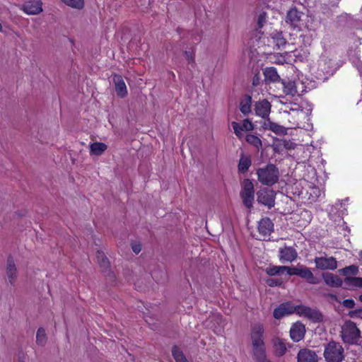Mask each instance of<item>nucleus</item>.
Here are the masks:
<instances>
[{
	"label": "nucleus",
	"mask_w": 362,
	"mask_h": 362,
	"mask_svg": "<svg viewBox=\"0 0 362 362\" xmlns=\"http://www.w3.org/2000/svg\"><path fill=\"white\" fill-rule=\"evenodd\" d=\"M264 332V329L262 324L257 323L252 327L250 337L253 353L255 357H258L260 359L264 358V353L265 352L263 341Z\"/></svg>",
	"instance_id": "f257e3e1"
},
{
	"label": "nucleus",
	"mask_w": 362,
	"mask_h": 362,
	"mask_svg": "<svg viewBox=\"0 0 362 362\" xmlns=\"http://www.w3.org/2000/svg\"><path fill=\"white\" fill-rule=\"evenodd\" d=\"M258 181L264 185L272 186L276 183L279 178L278 168L273 164H268L265 167L257 170Z\"/></svg>",
	"instance_id": "f03ea898"
},
{
	"label": "nucleus",
	"mask_w": 362,
	"mask_h": 362,
	"mask_svg": "<svg viewBox=\"0 0 362 362\" xmlns=\"http://www.w3.org/2000/svg\"><path fill=\"white\" fill-rule=\"evenodd\" d=\"M323 356L326 362H341L344 358V350L339 343L330 341L325 345Z\"/></svg>",
	"instance_id": "7ed1b4c3"
},
{
	"label": "nucleus",
	"mask_w": 362,
	"mask_h": 362,
	"mask_svg": "<svg viewBox=\"0 0 362 362\" xmlns=\"http://www.w3.org/2000/svg\"><path fill=\"white\" fill-rule=\"evenodd\" d=\"M240 197L243 204L248 209L253 206L255 199L254 185L250 179H245L241 185Z\"/></svg>",
	"instance_id": "20e7f679"
},
{
	"label": "nucleus",
	"mask_w": 362,
	"mask_h": 362,
	"mask_svg": "<svg viewBox=\"0 0 362 362\" xmlns=\"http://www.w3.org/2000/svg\"><path fill=\"white\" fill-rule=\"evenodd\" d=\"M341 337L345 343L354 344L359 338V329L351 321H346L341 327Z\"/></svg>",
	"instance_id": "39448f33"
},
{
	"label": "nucleus",
	"mask_w": 362,
	"mask_h": 362,
	"mask_svg": "<svg viewBox=\"0 0 362 362\" xmlns=\"http://www.w3.org/2000/svg\"><path fill=\"white\" fill-rule=\"evenodd\" d=\"M337 69V64L331 54L324 52L318 60V70L327 74H333Z\"/></svg>",
	"instance_id": "423d86ee"
},
{
	"label": "nucleus",
	"mask_w": 362,
	"mask_h": 362,
	"mask_svg": "<svg viewBox=\"0 0 362 362\" xmlns=\"http://www.w3.org/2000/svg\"><path fill=\"white\" fill-rule=\"evenodd\" d=\"M288 275H296L306 279L308 283L317 284L320 281L316 279L310 269L303 265H298L296 267H289Z\"/></svg>",
	"instance_id": "0eeeda50"
},
{
	"label": "nucleus",
	"mask_w": 362,
	"mask_h": 362,
	"mask_svg": "<svg viewBox=\"0 0 362 362\" xmlns=\"http://www.w3.org/2000/svg\"><path fill=\"white\" fill-rule=\"evenodd\" d=\"M41 0H28L21 6V10L30 16L38 15L43 11Z\"/></svg>",
	"instance_id": "6e6552de"
},
{
	"label": "nucleus",
	"mask_w": 362,
	"mask_h": 362,
	"mask_svg": "<svg viewBox=\"0 0 362 362\" xmlns=\"http://www.w3.org/2000/svg\"><path fill=\"white\" fill-rule=\"evenodd\" d=\"M257 202L259 204L272 208L275 204V192L269 189H262L257 192Z\"/></svg>",
	"instance_id": "1a4fd4ad"
},
{
	"label": "nucleus",
	"mask_w": 362,
	"mask_h": 362,
	"mask_svg": "<svg viewBox=\"0 0 362 362\" xmlns=\"http://www.w3.org/2000/svg\"><path fill=\"white\" fill-rule=\"evenodd\" d=\"M296 313L300 316L305 317L313 322L322 320V314L317 310L312 309L305 305H296Z\"/></svg>",
	"instance_id": "9d476101"
},
{
	"label": "nucleus",
	"mask_w": 362,
	"mask_h": 362,
	"mask_svg": "<svg viewBox=\"0 0 362 362\" xmlns=\"http://www.w3.org/2000/svg\"><path fill=\"white\" fill-rule=\"evenodd\" d=\"M314 262L316 267L321 270H334L337 267V262L332 257H315Z\"/></svg>",
	"instance_id": "9b49d317"
},
{
	"label": "nucleus",
	"mask_w": 362,
	"mask_h": 362,
	"mask_svg": "<svg viewBox=\"0 0 362 362\" xmlns=\"http://www.w3.org/2000/svg\"><path fill=\"white\" fill-rule=\"evenodd\" d=\"M296 305L294 306L289 302L281 303L274 309L273 316L275 319L279 320L294 313H296Z\"/></svg>",
	"instance_id": "f8f14e48"
},
{
	"label": "nucleus",
	"mask_w": 362,
	"mask_h": 362,
	"mask_svg": "<svg viewBox=\"0 0 362 362\" xmlns=\"http://www.w3.org/2000/svg\"><path fill=\"white\" fill-rule=\"evenodd\" d=\"M231 125L234 130V133L238 138H242L243 136V131L248 132L252 131L254 129L253 124L247 119H244L241 123L233 122Z\"/></svg>",
	"instance_id": "ddd939ff"
},
{
	"label": "nucleus",
	"mask_w": 362,
	"mask_h": 362,
	"mask_svg": "<svg viewBox=\"0 0 362 362\" xmlns=\"http://www.w3.org/2000/svg\"><path fill=\"white\" fill-rule=\"evenodd\" d=\"M297 252L291 247H284L279 249V259L281 262H292L297 258Z\"/></svg>",
	"instance_id": "4468645a"
},
{
	"label": "nucleus",
	"mask_w": 362,
	"mask_h": 362,
	"mask_svg": "<svg viewBox=\"0 0 362 362\" xmlns=\"http://www.w3.org/2000/svg\"><path fill=\"white\" fill-rule=\"evenodd\" d=\"M296 147V144L291 140L277 139L273 144L274 151L276 153H282L284 150H293Z\"/></svg>",
	"instance_id": "2eb2a0df"
},
{
	"label": "nucleus",
	"mask_w": 362,
	"mask_h": 362,
	"mask_svg": "<svg viewBox=\"0 0 362 362\" xmlns=\"http://www.w3.org/2000/svg\"><path fill=\"white\" fill-rule=\"evenodd\" d=\"M301 16L302 13L299 12L296 8H292L286 15V22L293 28H299Z\"/></svg>",
	"instance_id": "dca6fc26"
},
{
	"label": "nucleus",
	"mask_w": 362,
	"mask_h": 362,
	"mask_svg": "<svg viewBox=\"0 0 362 362\" xmlns=\"http://www.w3.org/2000/svg\"><path fill=\"white\" fill-rule=\"evenodd\" d=\"M305 333V327L300 322L293 324L290 329L291 338L296 342L300 341L304 338Z\"/></svg>",
	"instance_id": "f3484780"
},
{
	"label": "nucleus",
	"mask_w": 362,
	"mask_h": 362,
	"mask_svg": "<svg viewBox=\"0 0 362 362\" xmlns=\"http://www.w3.org/2000/svg\"><path fill=\"white\" fill-rule=\"evenodd\" d=\"M317 358L315 351L308 349L300 350L297 356L298 362H317Z\"/></svg>",
	"instance_id": "a211bd4d"
},
{
	"label": "nucleus",
	"mask_w": 362,
	"mask_h": 362,
	"mask_svg": "<svg viewBox=\"0 0 362 362\" xmlns=\"http://www.w3.org/2000/svg\"><path fill=\"white\" fill-rule=\"evenodd\" d=\"M255 111L257 116L262 118H267L269 115L271 111V105L266 100L259 101L255 104Z\"/></svg>",
	"instance_id": "6ab92c4d"
},
{
	"label": "nucleus",
	"mask_w": 362,
	"mask_h": 362,
	"mask_svg": "<svg viewBox=\"0 0 362 362\" xmlns=\"http://www.w3.org/2000/svg\"><path fill=\"white\" fill-rule=\"evenodd\" d=\"M113 81L115 85L117 95L120 98L126 97L127 95V89L122 77L119 75H115Z\"/></svg>",
	"instance_id": "aec40b11"
},
{
	"label": "nucleus",
	"mask_w": 362,
	"mask_h": 362,
	"mask_svg": "<svg viewBox=\"0 0 362 362\" xmlns=\"http://www.w3.org/2000/svg\"><path fill=\"white\" fill-rule=\"evenodd\" d=\"M274 225L268 218H262L259 222L258 231L263 236H268L273 230Z\"/></svg>",
	"instance_id": "412c9836"
},
{
	"label": "nucleus",
	"mask_w": 362,
	"mask_h": 362,
	"mask_svg": "<svg viewBox=\"0 0 362 362\" xmlns=\"http://www.w3.org/2000/svg\"><path fill=\"white\" fill-rule=\"evenodd\" d=\"M6 275L11 284H13L17 276V269L14 261L11 258H8L6 265Z\"/></svg>",
	"instance_id": "4be33fe9"
},
{
	"label": "nucleus",
	"mask_w": 362,
	"mask_h": 362,
	"mask_svg": "<svg viewBox=\"0 0 362 362\" xmlns=\"http://www.w3.org/2000/svg\"><path fill=\"white\" fill-rule=\"evenodd\" d=\"M90 153L94 156H101L107 148V144L103 142H93L89 145Z\"/></svg>",
	"instance_id": "5701e85b"
},
{
	"label": "nucleus",
	"mask_w": 362,
	"mask_h": 362,
	"mask_svg": "<svg viewBox=\"0 0 362 362\" xmlns=\"http://www.w3.org/2000/svg\"><path fill=\"white\" fill-rule=\"evenodd\" d=\"M326 284L332 287H339L342 285L341 279L336 275L331 273H325L322 275Z\"/></svg>",
	"instance_id": "b1692460"
},
{
	"label": "nucleus",
	"mask_w": 362,
	"mask_h": 362,
	"mask_svg": "<svg viewBox=\"0 0 362 362\" xmlns=\"http://www.w3.org/2000/svg\"><path fill=\"white\" fill-rule=\"evenodd\" d=\"M263 127L266 129H269L276 134H286V129L283 126H281L276 123H274L270 120H266L264 122Z\"/></svg>",
	"instance_id": "393cba45"
},
{
	"label": "nucleus",
	"mask_w": 362,
	"mask_h": 362,
	"mask_svg": "<svg viewBox=\"0 0 362 362\" xmlns=\"http://www.w3.org/2000/svg\"><path fill=\"white\" fill-rule=\"evenodd\" d=\"M272 42L277 47L281 49L286 45V40L284 37L282 33L274 31L271 34Z\"/></svg>",
	"instance_id": "a878e982"
},
{
	"label": "nucleus",
	"mask_w": 362,
	"mask_h": 362,
	"mask_svg": "<svg viewBox=\"0 0 362 362\" xmlns=\"http://www.w3.org/2000/svg\"><path fill=\"white\" fill-rule=\"evenodd\" d=\"M286 272L288 274L289 267L287 266H272L265 269V272L269 276H275Z\"/></svg>",
	"instance_id": "bb28decb"
},
{
	"label": "nucleus",
	"mask_w": 362,
	"mask_h": 362,
	"mask_svg": "<svg viewBox=\"0 0 362 362\" xmlns=\"http://www.w3.org/2000/svg\"><path fill=\"white\" fill-rule=\"evenodd\" d=\"M251 158L248 156L241 155L238 163V170L241 173H245L251 165Z\"/></svg>",
	"instance_id": "cd10ccee"
},
{
	"label": "nucleus",
	"mask_w": 362,
	"mask_h": 362,
	"mask_svg": "<svg viewBox=\"0 0 362 362\" xmlns=\"http://www.w3.org/2000/svg\"><path fill=\"white\" fill-rule=\"evenodd\" d=\"M345 285L350 288H362V277L347 276L344 280Z\"/></svg>",
	"instance_id": "c85d7f7f"
},
{
	"label": "nucleus",
	"mask_w": 362,
	"mask_h": 362,
	"mask_svg": "<svg viewBox=\"0 0 362 362\" xmlns=\"http://www.w3.org/2000/svg\"><path fill=\"white\" fill-rule=\"evenodd\" d=\"M252 98L250 95L245 96L240 102V110L244 115L251 112Z\"/></svg>",
	"instance_id": "c756f323"
},
{
	"label": "nucleus",
	"mask_w": 362,
	"mask_h": 362,
	"mask_svg": "<svg viewBox=\"0 0 362 362\" xmlns=\"http://www.w3.org/2000/svg\"><path fill=\"white\" fill-rule=\"evenodd\" d=\"M264 75L266 80L269 82H276L279 78V76L278 75L276 69L274 67L267 68L264 71Z\"/></svg>",
	"instance_id": "7c9ffc66"
},
{
	"label": "nucleus",
	"mask_w": 362,
	"mask_h": 362,
	"mask_svg": "<svg viewBox=\"0 0 362 362\" xmlns=\"http://www.w3.org/2000/svg\"><path fill=\"white\" fill-rule=\"evenodd\" d=\"M275 352L278 356H282L286 351L285 342L280 339H277L274 341Z\"/></svg>",
	"instance_id": "2f4dec72"
},
{
	"label": "nucleus",
	"mask_w": 362,
	"mask_h": 362,
	"mask_svg": "<svg viewBox=\"0 0 362 362\" xmlns=\"http://www.w3.org/2000/svg\"><path fill=\"white\" fill-rule=\"evenodd\" d=\"M64 4L76 9H81L84 6L83 0H61Z\"/></svg>",
	"instance_id": "473e14b6"
},
{
	"label": "nucleus",
	"mask_w": 362,
	"mask_h": 362,
	"mask_svg": "<svg viewBox=\"0 0 362 362\" xmlns=\"http://www.w3.org/2000/svg\"><path fill=\"white\" fill-rule=\"evenodd\" d=\"M47 341V335L43 328H39L36 334V342L40 346H44Z\"/></svg>",
	"instance_id": "72a5a7b5"
},
{
	"label": "nucleus",
	"mask_w": 362,
	"mask_h": 362,
	"mask_svg": "<svg viewBox=\"0 0 362 362\" xmlns=\"http://www.w3.org/2000/svg\"><path fill=\"white\" fill-rule=\"evenodd\" d=\"M173 356L176 362H187L182 352L177 346H174L172 350Z\"/></svg>",
	"instance_id": "f704fd0d"
},
{
	"label": "nucleus",
	"mask_w": 362,
	"mask_h": 362,
	"mask_svg": "<svg viewBox=\"0 0 362 362\" xmlns=\"http://www.w3.org/2000/svg\"><path fill=\"white\" fill-rule=\"evenodd\" d=\"M246 141L249 144L253 145L259 148L262 146V141L259 137L253 134H248L246 136Z\"/></svg>",
	"instance_id": "c9c22d12"
},
{
	"label": "nucleus",
	"mask_w": 362,
	"mask_h": 362,
	"mask_svg": "<svg viewBox=\"0 0 362 362\" xmlns=\"http://www.w3.org/2000/svg\"><path fill=\"white\" fill-rule=\"evenodd\" d=\"M341 273L344 276H348L349 274H356L358 273V267L355 265L346 267L341 270Z\"/></svg>",
	"instance_id": "e433bc0d"
},
{
	"label": "nucleus",
	"mask_w": 362,
	"mask_h": 362,
	"mask_svg": "<svg viewBox=\"0 0 362 362\" xmlns=\"http://www.w3.org/2000/svg\"><path fill=\"white\" fill-rule=\"evenodd\" d=\"M97 258H98V262H100L101 267H103L104 268H107L109 266V262H108L107 257H105L103 252H98Z\"/></svg>",
	"instance_id": "4c0bfd02"
},
{
	"label": "nucleus",
	"mask_w": 362,
	"mask_h": 362,
	"mask_svg": "<svg viewBox=\"0 0 362 362\" xmlns=\"http://www.w3.org/2000/svg\"><path fill=\"white\" fill-rule=\"evenodd\" d=\"M266 282L269 286H279L282 283V281L278 279H269Z\"/></svg>",
	"instance_id": "58836bf2"
},
{
	"label": "nucleus",
	"mask_w": 362,
	"mask_h": 362,
	"mask_svg": "<svg viewBox=\"0 0 362 362\" xmlns=\"http://www.w3.org/2000/svg\"><path fill=\"white\" fill-rule=\"evenodd\" d=\"M185 56L186 59L188 61L189 63L193 62L194 59V55L193 52L191 51H185Z\"/></svg>",
	"instance_id": "ea45409f"
},
{
	"label": "nucleus",
	"mask_w": 362,
	"mask_h": 362,
	"mask_svg": "<svg viewBox=\"0 0 362 362\" xmlns=\"http://www.w3.org/2000/svg\"><path fill=\"white\" fill-rule=\"evenodd\" d=\"M343 305L346 308H353L354 307L355 303L351 299H347L344 301Z\"/></svg>",
	"instance_id": "a19ab883"
},
{
	"label": "nucleus",
	"mask_w": 362,
	"mask_h": 362,
	"mask_svg": "<svg viewBox=\"0 0 362 362\" xmlns=\"http://www.w3.org/2000/svg\"><path fill=\"white\" fill-rule=\"evenodd\" d=\"M132 250L136 253L138 254L141 250V246L140 243H133L132 245Z\"/></svg>",
	"instance_id": "79ce46f5"
},
{
	"label": "nucleus",
	"mask_w": 362,
	"mask_h": 362,
	"mask_svg": "<svg viewBox=\"0 0 362 362\" xmlns=\"http://www.w3.org/2000/svg\"><path fill=\"white\" fill-rule=\"evenodd\" d=\"M274 57L276 58L274 61L276 64H283L286 62L285 57L282 55L274 56Z\"/></svg>",
	"instance_id": "37998d69"
},
{
	"label": "nucleus",
	"mask_w": 362,
	"mask_h": 362,
	"mask_svg": "<svg viewBox=\"0 0 362 362\" xmlns=\"http://www.w3.org/2000/svg\"><path fill=\"white\" fill-rule=\"evenodd\" d=\"M256 359L257 360L258 362H269L268 361L267 359H266V357H265V352L264 353V358H259L258 357H256Z\"/></svg>",
	"instance_id": "c03bdc74"
},
{
	"label": "nucleus",
	"mask_w": 362,
	"mask_h": 362,
	"mask_svg": "<svg viewBox=\"0 0 362 362\" xmlns=\"http://www.w3.org/2000/svg\"><path fill=\"white\" fill-rule=\"evenodd\" d=\"M296 92H297V91H296V90L292 88L291 89V90H290V92H289V93H290L291 94L293 95V94H295Z\"/></svg>",
	"instance_id": "a18cd8bd"
},
{
	"label": "nucleus",
	"mask_w": 362,
	"mask_h": 362,
	"mask_svg": "<svg viewBox=\"0 0 362 362\" xmlns=\"http://www.w3.org/2000/svg\"><path fill=\"white\" fill-rule=\"evenodd\" d=\"M359 257H360V258L362 259V251H361V252H359Z\"/></svg>",
	"instance_id": "49530a36"
},
{
	"label": "nucleus",
	"mask_w": 362,
	"mask_h": 362,
	"mask_svg": "<svg viewBox=\"0 0 362 362\" xmlns=\"http://www.w3.org/2000/svg\"><path fill=\"white\" fill-rule=\"evenodd\" d=\"M359 300L362 302V294L359 296Z\"/></svg>",
	"instance_id": "de8ad7c7"
},
{
	"label": "nucleus",
	"mask_w": 362,
	"mask_h": 362,
	"mask_svg": "<svg viewBox=\"0 0 362 362\" xmlns=\"http://www.w3.org/2000/svg\"><path fill=\"white\" fill-rule=\"evenodd\" d=\"M2 30V25L0 23V32Z\"/></svg>",
	"instance_id": "09e8293b"
}]
</instances>
